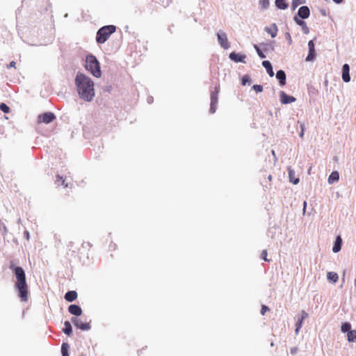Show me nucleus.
<instances>
[{
  "instance_id": "nucleus-16",
  "label": "nucleus",
  "mask_w": 356,
  "mask_h": 356,
  "mask_svg": "<svg viewBox=\"0 0 356 356\" xmlns=\"http://www.w3.org/2000/svg\"><path fill=\"white\" fill-rule=\"evenodd\" d=\"M264 31L269 33L272 38H275L278 31L277 25L274 23L270 27L266 26Z\"/></svg>"
},
{
  "instance_id": "nucleus-46",
  "label": "nucleus",
  "mask_w": 356,
  "mask_h": 356,
  "mask_svg": "<svg viewBox=\"0 0 356 356\" xmlns=\"http://www.w3.org/2000/svg\"><path fill=\"white\" fill-rule=\"evenodd\" d=\"M306 207H307V202H306V201H305L303 202V213L305 212Z\"/></svg>"
},
{
  "instance_id": "nucleus-23",
  "label": "nucleus",
  "mask_w": 356,
  "mask_h": 356,
  "mask_svg": "<svg viewBox=\"0 0 356 356\" xmlns=\"http://www.w3.org/2000/svg\"><path fill=\"white\" fill-rule=\"evenodd\" d=\"M289 177L290 181L294 184H297L299 182V179L295 178V172L291 169L289 170Z\"/></svg>"
},
{
  "instance_id": "nucleus-29",
  "label": "nucleus",
  "mask_w": 356,
  "mask_h": 356,
  "mask_svg": "<svg viewBox=\"0 0 356 356\" xmlns=\"http://www.w3.org/2000/svg\"><path fill=\"white\" fill-rule=\"evenodd\" d=\"M351 329V325L350 323L346 322L342 323L341 325V332H348L350 331Z\"/></svg>"
},
{
  "instance_id": "nucleus-17",
  "label": "nucleus",
  "mask_w": 356,
  "mask_h": 356,
  "mask_svg": "<svg viewBox=\"0 0 356 356\" xmlns=\"http://www.w3.org/2000/svg\"><path fill=\"white\" fill-rule=\"evenodd\" d=\"M262 65H263L264 67L266 68L268 74L270 77H273L275 74H274L273 66H272L270 62L268 61V60H264L262 62Z\"/></svg>"
},
{
  "instance_id": "nucleus-25",
  "label": "nucleus",
  "mask_w": 356,
  "mask_h": 356,
  "mask_svg": "<svg viewBox=\"0 0 356 356\" xmlns=\"http://www.w3.org/2000/svg\"><path fill=\"white\" fill-rule=\"evenodd\" d=\"M70 346L67 343H63L61 346L62 356H70L69 355Z\"/></svg>"
},
{
  "instance_id": "nucleus-12",
  "label": "nucleus",
  "mask_w": 356,
  "mask_h": 356,
  "mask_svg": "<svg viewBox=\"0 0 356 356\" xmlns=\"http://www.w3.org/2000/svg\"><path fill=\"white\" fill-rule=\"evenodd\" d=\"M229 58L236 63H245V55L232 52L229 54Z\"/></svg>"
},
{
  "instance_id": "nucleus-7",
  "label": "nucleus",
  "mask_w": 356,
  "mask_h": 356,
  "mask_svg": "<svg viewBox=\"0 0 356 356\" xmlns=\"http://www.w3.org/2000/svg\"><path fill=\"white\" fill-rule=\"evenodd\" d=\"M56 119V115L51 112H47L43 114L39 115L38 122L49 124Z\"/></svg>"
},
{
  "instance_id": "nucleus-49",
  "label": "nucleus",
  "mask_w": 356,
  "mask_h": 356,
  "mask_svg": "<svg viewBox=\"0 0 356 356\" xmlns=\"http://www.w3.org/2000/svg\"><path fill=\"white\" fill-rule=\"evenodd\" d=\"M25 234H26V236H27V238H29V232H26Z\"/></svg>"
},
{
  "instance_id": "nucleus-47",
  "label": "nucleus",
  "mask_w": 356,
  "mask_h": 356,
  "mask_svg": "<svg viewBox=\"0 0 356 356\" xmlns=\"http://www.w3.org/2000/svg\"><path fill=\"white\" fill-rule=\"evenodd\" d=\"M334 3L339 4L343 2V0H332Z\"/></svg>"
},
{
  "instance_id": "nucleus-39",
  "label": "nucleus",
  "mask_w": 356,
  "mask_h": 356,
  "mask_svg": "<svg viewBox=\"0 0 356 356\" xmlns=\"http://www.w3.org/2000/svg\"><path fill=\"white\" fill-rule=\"evenodd\" d=\"M300 126L301 131L299 134V136L300 138H302L304 136L305 124L302 122H300Z\"/></svg>"
},
{
  "instance_id": "nucleus-42",
  "label": "nucleus",
  "mask_w": 356,
  "mask_h": 356,
  "mask_svg": "<svg viewBox=\"0 0 356 356\" xmlns=\"http://www.w3.org/2000/svg\"><path fill=\"white\" fill-rule=\"evenodd\" d=\"M298 350V349L297 347H293V348H291L290 352H291V355H296L297 353Z\"/></svg>"
},
{
  "instance_id": "nucleus-14",
  "label": "nucleus",
  "mask_w": 356,
  "mask_h": 356,
  "mask_svg": "<svg viewBox=\"0 0 356 356\" xmlns=\"http://www.w3.org/2000/svg\"><path fill=\"white\" fill-rule=\"evenodd\" d=\"M286 73L284 70H280L276 73V79L279 81L281 86L286 85Z\"/></svg>"
},
{
  "instance_id": "nucleus-8",
  "label": "nucleus",
  "mask_w": 356,
  "mask_h": 356,
  "mask_svg": "<svg viewBox=\"0 0 356 356\" xmlns=\"http://www.w3.org/2000/svg\"><path fill=\"white\" fill-rule=\"evenodd\" d=\"M308 48L309 52L305 60L309 62L314 60L316 58L315 44L313 40L309 41Z\"/></svg>"
},
{
  "instance_id": "nucleus-13",
  "label": "nucleus",
  "mask_w": 356,
  "mask_h": 356,
  "mask_svg": "<svg viewBox=\"0 0 356 356\" xmlns=\"http://www.w3.org/2000/svg\"><path fill=\"white\" fill-rule=\"evenodd\" d=\"M342 79L346 83L350 81V66L347 63L343 64L342 66Z\"/></svg>"
},
{
  "instance_id": "nucleus-52",
  "label": "nucleus",
  "mask_w": 356,
  "mask_h": 356,
  "mask_svg": "<svg viewBox=\"0 0 356 356\" xmlns=\"http://www.w3.org/2000/svg\"><path fill=\"white\" fill-rule=\"evenodd\" d=\"M268 179L270 180L271 179V175H269L268 176Z\"/></svg>"
},
{
  "instance_id": "nucleus-30",
  "label": "nucleus",
  "mask_w": 356,
  "mask_h": 356,
  "mask_svg": "<svg viewBox=\"0 0 356 356\" xmlns=\"http://www.w3.org/2000/svg\"><path fill=\"white\" fill-rule=\"evenodd\" d=\"M56 184L58 186L64 185L65 187H67L68 186L67 184H65V179H63V177L60 176L59 175H58L56 176Z\"/></svg>"
},
{
  "instance_id": "nucleus-9",
  "label": "nucleus",
  "mask_w": 356,
  "mask_h": 356,
  "mask_svg": "<svg viewBox=\"0 0 356 356\" xmlns=\"http://www.w3.org/2000/svg\"><path fill=\"white\" fill-rule=\"evenodd\" d=\"M310 15V10L308 6H302L300 7L298 11L297 16L300 19H305Z\"/></svg>"
},
{
  "instance_id": "nucleus-28",
  "label": "nucleus",
  "mask_w": 356,
  "mask_h": 356,
  "mask_svg": "<svg viewBox=\"0 0 356 356\" xmlns=\"http://www.w3.org/2000/svg\"><path fill=\"white\" fill-rule=\"evenodd\" d=\"M305 3V0H292L291 8L293 10H294L299 5Z\"/></svg>"
},
{
  "instance_id": "nucleus-24",
  "label": "nucleus",
  "mask_w": 356,
  "mask_h": 356,
  "mask_svg": "<svg viewBox=\"0 0 356 356\" xmlns=\"http://www.w3.org/2000/svg\"><path fill=\"white\" fill-rule=\"evenodd\" d=\"M327 280L332 281L333 282H337L339 280V276L337 273L334 272H329L327 274Z\"/></svg>"
},
{
  "instance_id": "nucleus-44",
  "label": "nucleus",
  "mask_w": 356,
  "mask_h": 356,
  "mask_svg": "<svg viewBox=\"0 0 356 356\" xmlns=\"http://www.w3.org/2000/svg\"><path fill=\"white\" fill-rule=\"evenodd\" d=\"M16 63L15 61H11L9 65H7V67H15Z\"/></svg>"
},
{
  "instance_id": "nucleus-4",
  "label": "nucleus",
  "mask_w": 356,
  "mask_h": 356,
  "mask_svg": "<svg viewBox=\"0 0 356 356\" xmlns=\"http://www.w3.org/2000/svg\"><path fill=\"white\" fill-rule=\"evenodd\" d=\"M116 30V26L114 25H107L100 28L96 35V41L99 44L104 43Z\"/></svg>"
},
{
  "instance_id": "nucleus-10",
  "label": "nucleus",
  "mask_w": 356,
  "mask_h": 356,
  "mask_svg": "<svg viewBox=\"0 0 356 356\" xmlns=\"http://www.w3.org/2000/svg\"><path fill=\"white\" fill-rule=\"evenodd\" d=\"M280 102L283 104H288L296 102V98L293 96L286 95L284 91L280 92Z\"/></svg>"
},
{
  "instance_id": "nucleus-26",
  "label": "nucleus",
  "mask_w": 356,
  "mask_h": 356,
  "mask_svg": "<svg viewBox=\"0 0 356 356\" xmlns=\"http://www.w3.org/2000/svg\"><path fill=\"white\" fill-rule=\"evenodd\" d=\"M347 337L349 342H356V330L349 331Z\"/></svg>"
},
{
  "instance_id": "nucleus-32",
  "label": "nucleus",
  "mask_w": 356,
  "mask_h": 356,
  "mask_svg": "<svg viewBox=\"0 0 356 356\" xmlns=\"http://www.w3.org/2000/svg\"><path fill=\"white\" fill-rule=\"evenodd\" d=\"M0 110L4 113H8L10 112V108L5 103L0 104Z\"/></svg>"
},
{
  "instance_id": "nucleus-20",
  "label": "nucleus",
  "mask_w": 356,
  "mask_h": 356,
  "mask_svg": "<svg viewBox=\"0 0 356 356\" xmlns=\"http://www.w3.org/2000/svg\"><path fill=\"white\" fill-rule=\"evenodd\" d=\"M339 175L337 171H333L328 177V183L330 184H333L336 181H339Z\"/></svg>"
},
{
  "instance_id": "nucleus-41",
  "label": "nucleus",
  "mask_w": 356,
  "mask_h": 356,
  "mask_svg": "<svg viewBox=\"0 0 356 356\" xmlns=\"http://www.w3.org/2000/svg\"><path fill=\"white\" fill-rule=\"evenodd\" d=\"M308 317V314L305 312V311L301 312V318L302 320H304L305 318Z\"/></svg>"
},
{
  "instance_id": "nucleus-33",
  "label": "nucleus",
  "mask_w": 356,
  "mask_h": 356,
  "mask_svg": "<svg viewBox=\"0 0 356 356\" xmlns=\"http://www.w3.org/2000/svg\"><path fill=\"white\" fill-rule=\"evenodd\" d=\"M71 321L72 323L74 325V326L76 327L77 328H79L80 324L82 323L81 319L77 317L72 318Z\"/></svg>"
},
{
  "instance_id": "nucleus-19",
  "label": "nucleus",
  "mask_w": 356,
  "mask_h": 356,
  "mask_svg": "<svg viewBox=\"0 0 356 356\" xmlns=\"http://www.w3.org/2000/svg\"><path fill=\"white\" fill-rule=\"evenodd\" d=\"M77 298V293L75 291H69L65 294V299L68 302H72Z\"/></svg>"
},
{
  "instance_id": "nucleus-38",
  "label": "nucleus",
  "mask_w": 356,
  "mask_h": 356,
  "mask_svg": "<svg viewBox=\"0 0 356 356\" xmlns=\"http://www.w3.org/2000/svg\"><path fill=\"white\" fill-rule=\"evenodd\" d=\"M267 257V250H264L261 254V258L266 261H268L269 260L266 258Z\"/></svg>"
},
{
  "instance_id": "nucleus-15",
  "label": "nucleus",
  "mask_w": 356,
  "mask_h": 356,
  "mask_svg": "<svg viewBox=\"0 0 356 356\" xmlns=\"http://www.w3.org/2000/svg\"><path fill=\"white\" fill-rule=\"evenodd\" d=\"M68 311L71 314L76 316H81L82 314L81 308L77 305H70L68 307Z\"/></svg>"
},
{
  "instance_id": "nucleus-35",
  "label": "nucleus",
  "mask_w": 356,
  "mask_h": 356,
  "mask_svg": "<svg viewBox=\"0 0 356 356\" xmlns=\"http://www.w3.org/2000/svg\"><path fill=\"white\" fill-rule=\"evenodd\" d=\"M252 89L257 93L261 92L263 91V86L261 85H254Z\"/></svg>"
},
{
  "instance_id": "nucleus-43",
  "label": "nucleus",
  "mask_w": 356,
  "mask_h": 356,
  "mask_svg": "<svg viewBox=\"0 0 356 356\" xmlns=\"http://www.w3.org/2000/svg\"><path fill=\"white\" fill-rule=\"evenodd\" d=\"M286 38H287V40L289 41V44H291L292 40H291V37L289 33H286Z\"/></svg>"
},
{
  "instance_id": "nucleus-31",
  "label": "nucleus",
  "mask_w": 356,
  "mask_h": 356,
  "mask_svg": "<svg viewBox=\"0 0 356 356\" xmlns=\"http://www.w3.org/2000/svg\"><path fill=\"white\" fill-rule=\"evenodd\" d=\"M254 48L256 50L259 58H266V55L262 52V51L259 49V47L257 44H254Z\"/></svg>"
},
{
  "instance_id": "nucleus-51",
  "label": "nucleus",
  "mask_w": 356,
  "mask_h": 356,
  "mask_svg": "<svg viewBox=\"0 0 356 356\" xmlns=\"http://www.w3.org/2000/svg\"><path fill=\"white\" fill-rule=\"evenodd\" d=\"M322 14H323V15H325V11L324 10L323 12H322Z\"/></svg>"
},
{
  "instance_id": "nucleus-1",
  "label": "nucleus",
  "mask_w": 356,
  "mask_h": 356,
  "mask_svg": "<svg viewBox=\"0 0 356 356\" xmlns=\"http://www.w3.org/2000/svg\"><path fill=\"white\" fill-rule=\"evenodd\" d=\"M74 82L79 97L86 102H91L95 97L92 80L86 75L78 72Z\"/></svg>"
},
{
  "instance_id": "nucleus-2",
  "label": "nucleus",
  "mask_w": 356,
  "mask_h": 356,
  "mask_svg": "<svg viewBox=\"0 0 356 356\" xmlns=\"http://www.w3.org/2000/svg\"><path fill=\"white\" fill-rule=\"evenodd\" d=\"M10 268L17 280L15 288L17 291L18 296L22 302H26L28 300L29 290L24 270L22 267L15 266L13 263L10 264Z\"/></svg>"
},
{
  "instance_id": "nucleus-11",
  "label": "nucleus",
  "mask_w": 356,
  "mask_h": 356,
  "mask_svg": "<svg viewBox=\"0 0 356 356\" xmlns=\"http://www.w3.org/2000/svg\"><path fill=\"white\" fill-rule=\"evenodd\" d=\"M293 20L302 28V31L305 34H308L309 33V29L308 28L307 23L302 20V19H299L297 15H295L293 17Z\"/></svg>"
},
{
  "instance_id": "nucleus-40",
  "label": "nucleus",
  "mask_w": 356,
  "mask_h": 356,
  "mask_svg": "<svg viewBox=\"0 0 356 356\" xmlns=\"http://www.w3.org/2000/svg\"><path fill=\"white\" fill-rule=\"evenodd\" d=\"M269 310V308L268 307H267L266 305H262L261 307V314L262 315H264L265 313Z\"/></svg>"
},
{
  "instance_id": "nucleus-36",
  "label": "nucleus",
  "mask_w": 356,
  "mask_h": 356,
  "mask_svg": "<svg viewBox=\"0 0 356 356\" xmlns=\"http://www.w3.org/2000/svg\"><path fill=\"white\" fill-rule=\"evenodd\" d=\"M248 82H250V79L248 75H244L242 78L241 84L245 86Z\"/></svg>"
},
{
  "instance_id": "nucleus-48",
  "label": "nucleus",
  "mask_w": 356,
  "mask_h": 356,
  "mask_svg": "<svg viewBox=\"0 0 356 356\" xmlns=\"http://www.w3.org/2000/svg\"><path fill=\"white\" fill-rule=\"evenodd\" d=\"M147 102H148V103H152V97H149L147 99Z\"/></svg>"
},
{
  "instance_id": "nucleus-3",
  "label": "nucleus",
  "mask_w": 356,
  "mask_h": 356,
  "mask_svg": "<svg viewBox=\"0 0 356 356\" xmlns=\"http://www.w3.org/2000/svg\"><path fill=\"white\" fill-rule=\"evenodd\" d=\"M85 67L94 76L99 78L102 76L99 62L92 54H89L86 56Z\"/></svg>"
},
{
  "instance_id": "nucleus-27",
  "label": "nucleus",
  "mask_w": 356,
  "mask_h": 356,
  "mask_svg": "<svg viewBox=\"0 0 356 356\" xmlns=\"http://www.w3.org/2000/svg\"><path fill=\"white\" fill-rule=\"evenodd\" d=\"M259 6H260L261 9L266 10L269 8L270 1L269 0H260Z\"/></svg>"
},
{
  "instance_id": "nucleus-5",
  "label": "nucleus",
  "mask_w": 356,
  "mask_h": 356,
  "mask_svg": "<svg viewBox=\"0 0 356 356\" xmlns=\"http://www.w3.org/2000/svg\"><path fill=\"white\" fill-rule=\"evenodd\" d=\"M220 92V85L215 86L213 90H211V104H210V113H214L217 109V104L218 102V93Z\"/></svg>"
},
{
  "instance_id": "nucleus-45",
  "label": "nucleus",
  "mask_w": 356,
  "mask_h": 356,
  "mask_svg": "<svg viewBox=\"0 0 356 356\" xmlns=\"http://www.w3.org/2000/svg\"><path fill=\"white\" fill-rule=\"evenodd\" d=\"M261 45L263 46L264 50L265 51H268V44L262 43V44H261Z\"/></svg>"
},
{
  "instance_id": "nucleus-34",
  "label": "nucleus",
  "mask_w": 356,
  "mask_h": 356,
  "mask_svg": "<svg viewBox=\"0 0 356 356\" xmlns=\"http://www.w3.org/2000/svg\"><path fill=\"white\" fill-rule=\"evenodd\" d=\"M79 329H80L81 330H90V323H82L80 324Z\"/></svg>"
},
{
  "instance_id": "nucleus-21",
  "label": "nucleus",
  "mask_w": 356,
  "mask_h": 356,
  "mask_svg": "<svg viewBox=\"0 0 356 356\" xmlns=\"http://www.w3.org/2000/svg\"><path fill=\"white\" fill-rule=\"evenodd\" d=\"M275 4L278 9L285 10L288 8L289 5L285 2V0H275Z\"/></svg>"
},
{
  "instance_id": "nucleus-50",
  "label": "nucleus",
  "mask_w": 356,
  "mask_h": 356,
  "mask_svg": "<svg viewBox=\"0 0 356 356\" xmlns=\"http://www.w3.org/2000/svg\"><path fill=\"white\" fill-rule=\"evenodd\" d=\"M79 356H87V355H86V354H85V353H81V354H80V355H79Z\"/></svg>"
},
{
  "instance_id": "nucleus-18",
  "label": "nucleus",
  "mask_w": 356,
  "mask_h": 356,
  "mask_svg": "<svg viewBox=\"0 0 356 356\" xmlns=\"http://www.w3.org/2000/svg\"><path fill=\"white\" fill-rule=\"evenodd\" d=\"M341 245H342V239L340 236H338L336 238L334 244L332 248L333 252L337 253V252H339L341 249Z\"/></svg>"
},
{
  "instance_id": "nucleus-22",
  "label": "nucleus",
  "mask_w": 356,
  "mask_h": 356,
  "mask_svg": "<svg viewBox=\"0 0 356 356\" xmlns=\"http://www.w3.org/2000/svg\"><path fill=\"white\" fill-rule=\"evenodd\" d=\"M64 326L63 332L70 336L72 333V327L69 321H65L64 323Z\"/></svg>"
},
{
  "instance_id": "nucleus-37",
  "label": "nucleus",
  "mask_w": 356,
  "mask_h": 356,
  "mask_svg": "<svg viewBox=\"0 0 356 356\" xmlns=\"http://www.w3.org/2000/svg\"><path fill=\"white\" fill-rule=\"evenodd\" d=\"M302 321H303V320L300 319V320H298V321L296 323V330H295L296 334H298V333L299 330L301 328V327H302Z\"/></svg>"
},
{
  "instance_id": "nucleus-6",
  "label": "nucleus",
  "mask_w": 356,
  "mask_h": 356,
  "mask_svg": "<svg viewBox=\"0 0 356 356\" xmlns=\"http://www.w3.org/2000/svg\"><path fill=\"white\" fill-rule=\"evenodd\" d=\"M218 42L222 48L228 49L230 47V43L228 41L227 33L223 31H218L217 33Z\"/></svg>"
}]
</instances>
